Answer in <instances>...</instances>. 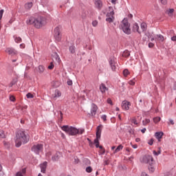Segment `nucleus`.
I'll return each mask as SVG.
<instances>
[{
    "mask_svg": "<svg viewBox=\"0 0 176 176\" xmlns=\"http://www.w3.org/2000/svg\"><path fill=\"white\" fill-rule=\"evenodd\" d=\"M155 135V138H157L158 141H160V140H162V137H163V132H156Z\"/></svg>",
    "mask_w": 176,
    "mask_h": 176,
    "instance_id": "nucleus-20",
    "label": "nucleus"
},
{
    "mask_svg": "<svg viewBox=\"0 0 176 176\" xmlns=\"http://www.w3.org/2000/svg\"><path fill=\"white\" fill-rule=\"evenodd\" d=\"M0 138H5V132L3 131H0Z\"/></svg>",
    "mask_w": 176,
    "mask_h": 176,
    "instance_id": "nucleus-38",
    "label": "nucleus"
},
{
    "mask_svg": "<svg viewBox=\"0 0 176 176\" xmlns=\"http://www.w3.org/2000/svg\"><path fill=\"white\" fill-rule=\"evenodd\" d=\"M153 139H151L150 140H148V145H151V146H152V145H153Z\"/></svg>",
    "mask_w": 176,
    "mask_h": 176,
    "instance_id": "nucleus-47",
    "label": "nucleus"
},
{
    "mask_svg": "<svg viewBox=\"0 0 176 176\" xmlns=\"http://www.w3.org/2000/svg\"><path fill=\"white\" fill-rule=\"evenodd\" d=\"M26 97H27V98H34V95H32V94H31V93H28L26 94Z\"/></svg>",
    "mask_w": 176,
    "mask_h": 176,
    "instance_id": "nucleus-37",
    "label": "nucleus"
},
{
    "mask_svg": "<svg viewBox=\"0 0 176 176\" xmlns=\"http://www.w3.org/2000/svg\"><path fill=\"white\" fill-rule=\"evenodd\" d=\"M106 16V21H107V23H113L115 21V16H115L113 7H109V12L107 13Z\"/></svg>",
    "mask_w": 176,
    "mask_h": 176,
    "instance_id": "nucleus-5",
    "label": "nucleus"
},
{
    "mask_svg": "<svg viewBox=\"0 0 176 176\" xmlns=\"http://www.w3.org/2000/svg\"><path fill=\"white\" fill-rule=\"evenodd\" d=\"M100 140V139H96H96L94 140V144H100V140Z\"/></svg>",
    "mask_w": 176,
    "mask_h": 176,
    "instance_id": "nucleus-54",
    "label": "nucleus"
},
{
    "mask_svg": "<svg viewBox=\"0 0 176 176\" xmlns=\"http://www.w3.org/2000/svg\"><path fill=\"white\" fill-rule=\"evenodd\" d=\"M123 149V146L122 144H120L114 151V153H118V152H120Z\"/></svg>",
    "mask_w": 176,
    "mask_h": 176,
    "instance_id": "nucleus-25",
    "label": "nucleus"
},
{
    "mask_svg": "<svg viewBox=\"0 0 176 176\" xmlns=\"http://www.w3.org/2000/svg\"><path fill=\"white\" fill-rule=\"evenodd\" d=\"M47 167V162H44L43 164H40V168H41V173L45 174V173H46Z\"/></svg>",
    "mask_w": 176,
    "mask_h": 176,
    "instance_id": "nucleus-15",
    "label": "nucleus"
},
{
    "mask_svg": "<svg viewBox=\"0 0 176 176\" xmlns=\"http://www.w3.org/2000/svg\"><path fill=\"white\" fill-rule=\"evenodd\" d=\"M86 173H91L93 171V168L91 166H87L85 169Z\"/></svg>",
    "mask_w": 176,
    "mask_h": 176,
    "instance_id": "nucleus-33",
    "label": "nucleus"
},
{
    "mask_svg": "<svg viewBox=\"0 0 176 176\" xmlns=\"http://www.w3.org/2000/svg\"><path fill=\"white\" fill-rule=\"evenodd\" d=\"M81 16L82 19H86V16H87V12L86 10H83Z\"/></svg>",
    "mask_w": 176,
    "mask_h": 176,
    "instance_id": "nucleus-31",
    "label": "nucleus"
},
{
    "mask_svg": "<svg viewBox=\"0 0 176 176\" xmlns=\"http://www.w3.org/2000/svg\"><path fill=\"white\" fill-rule=\"evenodd\" d=\"M3 10H0V20L2 19V16H3Z\"/></svg>",
    "mask_w": 176,
    "mask_h": 176,
    "instance_id": "nucleus-52",
    "label": "nucleus"
},
{
    "mask_svg": "<svg viewBox=\"0 0 176 176\" xmlns=\"http://www.w3.org/2000/svg\"><path fill=\"white\" fill-rule=\"evenodd\" d=\"M74 162L76 163V164H78V163H79V158H78V157H74Z\"/></svg>",
    "mask_w": 176,
    "mask_h": 176,
    "instance_id": "nucleus-49",
    "label": "nucleus"
},
{
    "mask_svg": "<svg viewBox=\"0 0 176 176\" xmlns=\"http://www.w3.org/2000/svg\"><path fill=\"white\" fill-rule=\"evenodd\" d=\"M153 153L154 156H159V155H160V153H162V151L160 150H159L158 151H153Z\"/></svg>",
    "mask_w": 176,
    "mask_h": 176,
    "instance_id": "nucleus-32",
    "label": "nucleus"
},
{
    "mask_svg": "<svg viewBox=\"0 0 176 176\" xmlns=\"http://www.w3.org/2000/svg\"><path fill=\"white\" fill-rule=\"evenodd\" d=\"M153 46H154L153 43H148V47H153Z\"/></svg>",
    "mask_w": 176,
    "mask_h": 176,
    "instance_id": "nucleus-59",
    "label": "nucleus"
},
{
    "mask_svg": "<svg viewBox=\"0 0 176 176\" xmlns=\"http://www.w3.org/2000/svg\"><path fill=\"white\" fill-rule=\"evenodd\" d=\"M145 131H146V128H144V129H141V133H142L143 134L145 133Z\"/></svg>",
    "mask_w": 176,
    "mask_h": 176,
    "instance_id": "nucleus-60",
    "label": "nucleus"
},
{
    "mask_svg": "<svg viewBox=\"0 0 176 176\" xmlns=\"http://www.w3.org/2000/svg\"><path fill=\"white\" fill-rule=\"evenodd\" d=\"M6 53H8L10 56H16L17 51L13 47H8L6 49Z\"/></svg>",
    "mask_w": 176,
    "mask_h": 176,
    "instance_id": "nucleus-11",
    "label": "nucleus"
},
{
    "mask_svg": "<svg viewBox=\"0 0 176 176\" xmlns=\"http://www.w3.org/2000/svg\"><path fill=\"white\" fill-rule=\"evenodd\" d=\"M108 164H109V162H108V160H104V166H108Z\"/></svg>",
    "mask_w": 176,
    "mask_h": 176,
    "instance_id": "nucleus-57",
    "label": "nucleus"
},
{
    "mask_svg": "<svg viewBox=\"0 0 176 176\" xmlns=\"http://www.w3.org/2000/svg\"><path fill=\"white\" fill-rule=\"evenodd\" d=\"M38 71L39 74H43V72H45V67L42 65H39L38 67Z\"/></svg>",
    "mask_w": 176,
    "mask_h": 176,
    "instance_id": "nucleus-26",
    "label": "nucleus"
},
{
    "mask_svg": "<svg viewBox=\"0 0 176 176\" xmlns=\"http://www.w3.org/2000/svg\"><path fill=\"white\" fill-rule=\"evenodd\" d=\"M131 145L133 149H137L138 148V146L137 144H133V143H131Z\"/></svg>",
    "mask_w": 176,
    "mask_h": 176,
    "instance_id": "nucleus-50",
    "label": "nucleus"
},
{
    "mask_svg": "<svg viewBox=\"0 0 176 176\" xmlns=\"http://www.w3.org/2000/svg\"><path fill=\"white\" fill-rule=\"evenodd\" d=\"M10 101H12V102H14L16 101V98L13 96H10Z\"/></svg>",
    "mask_w": 176,
    "mask_h": 176,
    "instance_id": "nucleus-39",
    "label": "nucleus"
},
{
    "mask_svg": "<svg viewBox=\"0 0 176 176\" xmlns=\"http://www.w3.org/2000/svg\"><path fill=\"white\" fill-rule=\"evenodd\" d=\"M42 3H44V5H46L47 2H49L48 0H41Z\"/></svg>",
    "mask_w": 176,
    "mask_h": 176,
    "instance_id": "nucleus-55",
    "label": "nucleus"
},
{
    "mask_svg": "<svg viewBox=\"0 0 176 176\" xmlns=\"http://www.w3.org/2000/svg\"><path fill=\"white\" fill-rule=\"evenodd\" d=\"M157 41H160V42H164V36L162 34H157Z\"/></svg>",
    "mask_w": 176,
    "mask_h": 176,
    "instance_id": "nucleus-27",
    "label": "nucleus"
},
{
    "mask_svg": "<svg viewBox=\"0 0 176 176\" xmlns=\"http://www.w3.org/2000/svg\"><path fill=\"white\" fill-rule=\"evenodd\" d=\"M133 32H138V34H141L140 32V26L138 25V23H135L133 26Z\"/></svg>",
    "mask_w": 176,
    "mask_h": 176,
    "instance_id": "nucleus-17",
    "label": "nucleus"
},
{
    "mask_svg": "<svg viewBox=\"0 0 176 176\" xmlns=\"http://www.w3.org/2000/svg\"><path fill=\"white\" fill-rule=\"evenodd\" d=\"M33 3L32 2H28L25 4V8L27 10H30L31 9V8H32L33 6Z\"/></svg>",
    "mask_w": 176,
    "mask_h": 176,
    "instance_id": "nucleus-21",
    "label": "nucleus"
},
{
    "mask_svg": "<svg viewBox=\"0 0 176 176\" xmlns=\"http://www.w3.org/2000/svg\"><path fill=\"white\" fill-rule=\"evenodd\" d=\"M101 119L103 120V122H107V115H102Z\"/></svg>",
    "mask_w": 176,
    "mask_h": 176,
    "instance_id": "nucleus-43",
    "label": "nucleus"
},
{
    "mask_svg": "<svg viewBox=\"0 0 176 176\" xmlns=\"http://www.w3.org/2000/svg\"><path fill=\"white\" fill-rule=\"evenodd\" d=\"M109 63L112 71L116 72V69H118V63L116 62V58L115 57H110Z\"/></svg>",
    "mask_w": 176,
    "mask_h": 176,
    "instance_id": "nucleus-7",
    "label": "nucleus"
},
{
    "mask_svg": "<svg viewBox=\"0 0 176 176\" xmlns=\"http://www.w3.org/2000/svg\"><path fill=\"white\" fill-rule=\"evenodd\" d=\"M107 101V104L112 105V100H111V98H108Z\"/></svg>",
    "mask_w": 176,
    "mask_h": 176,
    "instance_id": "nucleus-53",
    "label": "nucleus"
},
{
    "mask_svg": "<svg viewBox=\"0 0 176 176\" xmlns=\"http://www.w3.org/2000/svg\"><path fill=\"white\" fill-rule=\"evenodd\" d=\"M148 170L150 173H153L155 171V167L153 166V164H149Z\"/></svg>",
    "mask_w": 176,
    "mask_h": 176,
    "instance_id": "nucleus-29",
    "label": "nucleus"
},
{
    "mask_svg": "<svg viewBox=\"0 0 176 176\" xmlns=\"http://www.w3.org/2000/svg\"><path fill=\"white\" fill-rule=\"evenodd\" d=\"M72 84H73V82H72V80H67V85H68V86H72Z\"/></svg>",
    "mask_w": 176,
    "mask_h": 176,
    "instance_id": "nucleus-51",
    "label": "nucleus"
},
{
    "mask_svg": "<svg viewBox=\"0 0 176 176\" xmlns=\"http://www.w3.org/2000/svg\"><path fill=\"white\" fill-rule=\"evenodd\" d=\"M130 56V52L129 50H125L122 53V57H129Z\"/></svg>",
    "mask_w": 176,
    "mask_h": 176,
    "instance_id": "nucleus-28",
    "label": "nucleus"
},
{
    "mask_svg": "<svg viewBox=\"0 0 176 176\" xmlns=\"http://www.w3.org/2000/svg\"><path fill=\"white\" fill-rule=\"evenodd\" d=\"M128 17L129 19H133V14H128Z\"/></svg>",
    "mask_w": 176,
    "mask_h": 176,
    "instance_id": "nucleus-62",
    "label": "nucleus"
},
{
    "mask_svg": "<svg viewBox=\"0 0 176 176\" xmlns=\"http://www.w3.org/2000/svg\"><path fill=\"white\" fill-rule=\"evenodd\" d=\"M147 25L145 23H142L140 25V28L143 32H145L146 31Z\"/></svg>",
    "mask_w": 176,
    "mask_h": 176,
    "instance_id": "nucleus-23",
    "label": "nucleus"
},
{
    "mask_svg": "<svg viewBox=\"0 0 176 176\" xmlns=\"http://www.w3.org/2000/svg\"><path fill=\"white\" fill-rule=\"evenodd\" d=\"M162 5H167V0H159Z\"/></svg>",
    "mask_w": 176,
    "mask_h": 176,
    "instance_id": "nucleus-44",
    "label": "nucleus"
},
{
    "mask_svg": "<svg viewBox=\"0 0 176 176\" xmlns=\"http://www.w3.org/2000/svg\"><path fill=\"white\" fill-rule=\"evenodd\" d=\"M95 8L98 10H101L102 9V1L101 0H96L95 1Z\"/></svg>",
    "mask_w": 176,
    "mask_h": 176,
    "instance_id": "nucleus-13",
    "label": "nucleus"
},
{
    "mask_svg": "<svg viewBox=\"0 0 176 176\" xmlns=\"http://www.w3.org/2000/svg\"><path fill=\"white\" fill-rule=\"evenodd\" d=\"M61 129L63 131H65L66 134H68V135H76V134H78L79 132V129L74 126H69L68 125H63L61 127Z\"/></svg>",
    "mask_w": 176,
    "mask_h": 176,
    "instance_id": "nucleus-3",
    "label": "nucleus"
},
{
    "mask_svg": "<svg viewBox=\"0 0 176 176\" xmlns=\"http://www.w3.org/2000/svg\"><path fill=\"white\" fill-rule=\"evenodd\" d=\"M98 109V107H97L96 104L92 103L91 105V110H90L91 116H93V117L96 116Z\"/></svg>",
    "mask_w": 176,
    "mask_h": 176,
    "instance_id": "nucleus-10",
    "label": "nucleus"
},
{
    "mask_svg": "<svg viewBox=\"0 0 176 176\" xmlns=\"http://www.w3.org/2000/svg\"><path fill=\"white\" fill-rule=\"evenodd\" d=\"M120 27L123 32H124V34H126V35H130V34H131V30L130 29V23H129L127 19H124L122 21V24Z\"/></svg>",
    "mask_w": 176,
    "mask_h": 176,
    "instance_id": "nucleus-4",
    "label": "nucleus"
},
{
    "mask_svg": "<svg viewBox=\"0 0 176 176\" xmlns=\"http://www.w3.org/2000/svg\"><path fill=\"white\" fill-rule=\"evenodd\" d=\"M102 125H99L97 126L96 128V138L98 140H100V138H101V131L102 129H100V127H101Z\"/></svg>",
    "mask_w": 176,
    "mask_h": 176,
    "instance_id": "nucleus-16",
    "label": "nucleus"
},
{
    "mask_svg": "<svg viewBox=\"0 0 176 176\" xmlns=\"http://www.w3.org/2000/svg\"><path fill=\"white\" fill-rule=\"evenodd\" d=\"M29 140L28 133H26L24 131H19L16 135L15 146L20 148L21 144H27Z\"/></svg>",
    "mask_w": 176,
    "mask_h": 176,
    "instance_id": "nucleus-2",
    "label": "nucleus"
},
{
    "mask_svg": "<svg viewBox=\"0 0 176 176\" xmlns=\"http://www.w3.org/2000/svg\"><path fill=\"white\" fill-rule=\"evenodd\" d=\"M54 36L58 42H60L61 41V33L60 32V27L55 28L54 30Z\"/></svg>",
    "mask_w": 176,
    "mask_h": 176,
    "instance_id": "nucleus-9",
    "label": "nucleus"
},
{
    "mask_svg": "<svg viewBox=\"0 0 176 176\" xmlns=\"http://www.w3.org/2000/svg\"><path fill=\"white\" fill-rule=\"evenodd\" d=\"M169 122H170V123L171 124H174V120L170 119V120H169Z\"/></svg>",
    "mask_w": 176,
    "mask_h": 176,
    "instance_id": "nucleus-64",
    "label": "nucleus"
},
{
    "mask_svg": "<svg viewBox=\"0 0 176 176\" xmlns=\"http://www.w3.org/2000/svg\"><path fill=\"white\" fill-rule=\"evenodd\" d=\"M76 50V47H75V45L72 44L69 47V51L71 53V54H75Z\"/></svg>",
    "mask_w": 176,
    "mask_h": 176,
    "instance_id": "nucleus-19",
    "label": "nucleus"
},
{
    "mask_svg": "<svg viewBox=\"0 0 176 176\" xmlns=\"http://www.w3.org/2000/svg\"><path fill=\"white\" fill-rule=\"evenodd\" d=\"M3 145H4L5 148H6L7 149H9V148H10V143H9L6 141L3 142Z\"/></svg>",
    "mask_w": 176,
    "mask_h": 176,
    "instance_id": "nucleus-30",
    "label": "nucleus"
},
{
    "mask_svg": "<svg viewBox=\"0 0 176 176\" xmlns=\"http://www.w3.org/2000/svg\"><path fill=\"white\" fill-rule=\"evenodd\" d=\"M85 133V129H78V132L77 134H83Z\"/></svg>",
    "mask_w": 176,
    "mask_h": 176,
    "instance_id": "nucleus-48",
    "label": "nucleus"
},
{
    "mask_svg": "<svg viewBox=\"0 0 176 176\" xmlns=\"http://www.w3.org/2000/svg\"><path fill=\"white\" fill-rule=\"evenodd\" d=\"M46 23H47V21L44 16H38L37 18L30 16L26 20V24H28V25H34L35 28H42L43 25H45Z\"/></svg>",
    "mask_w": 176,
    "mask_h": 176,
    "instance_id": "nucleus-1",
    "label": "nucleus"
},
{
    "mask_svg": "<svg viewBox=\"0 0 176 176\" xmlns=\"http://www.w3.org/2000/svg\"><path fill=\"white\" fill-rule=\"evenodd\" d=\"M98 25V22L97 21H94L92 22L93 27H97Z\"/></svg>",
    "mask_w": 176,
    "mask_h": 176,
    "instance_id": "nucleus-41",
    "label": "nucleus"
},
{
    "mask_svg": "<svg viewBox=\"0 0 176 176\" xmlns=\"http://www.w3.org/2000/svg\"><path fill=\"white\" fill-rule=\"evenodd\" d=\"M168 16L169 17H173V14L174 13V9L173 8H171V9H169L167 12H166Z\"/></svg>",
    "mask_w": 176,
    "mask_h": 176,
    "instance_id": "nucleus-24",
    "label": "nucleus"
},
{
    "mask_svg": "<svg viewBox=\"0 0 176 176\" xmlns=\"http://www.w3.org/2000/svg\"><path fill=\"white\" fill-rule=\"evenodd\" d=\"M87 140H88L89 142L90 146H91V145L93 144L91 143V140L90 139H89V138H87Z\"/></svg>",
    "mask_w": 176,
    "mask_h": 176,
    "instance_id": "nucleus-63",
    "label": "nucleus"
},
{
    "mask_svg": "<svg viewBox=\"0 0 176 176\" xmlns=\"http://www.w3.org/2000/svg\"><path fill=\"white\" fill-rule=\"evenodd\" d=\"M60 97H61V91H60L58 89H56L54 98H58Z\"/></svg>",
    "mask_w": 176,
    "mask_h": 176,
    "instance_id": "nucleus-22",
    "label": "nucleus"
},
{
    "mask_svg": "<svg viewBox=\"0 0 176 176\" xmlns=\"http://www.w3.org/2000/svg\"><path fill=\"white\" fill-rule=\"evenodd\" d=\"M160 117H155L153 118L154 123H159V121L160 120Z\"/></svg>",
    "mask_w": 176,
    "mask_h": 176,
    "instance_id": "nucleus-35",
    "label": "nucleus"
},
{
    "mask_svg": "<svg viewBox=\"0 0 176 176\" xmlns=\"http://www.w3.org/2000/svg\"><path fill=\"white\" fill-rule=\"evenodd\" d=\"M142 162L146 164H153V157L151 155H144L142 157Z\"/></svg>",
    "mask_w": 176,
    "mask_h": 176,
    "instance_id": "nucleus-8",
    "label": "nucleus"
},
{
    "mask_svg": "<svg viewBox=\"0 0 176 176\" xmlns=\"http://www.w3.org/2000/svg\"><path fill=\"white\" fill-rule=\"evenodd\" d=\"M149 122H151V120L149 119H146L145 121H143V124H148V123H149Z\"/></svg>",
    "mask_w": 176,
    "mask_h": 176,
    "instance_id": "nucleus-46",
    "label": "nucleus"
},
{
    "mask_svg": "<svg viewBox=\"0 0 176 176\" xmlns=\"http://www.w3.org/2000/svg\"><path fill=\"white\" fill-rule=\"evenodd\" d=\"M60 157H61V154L60 152H56L55 155L52 157V162H58Z\"/></svg>",
    "mask_w": 176,
    "mask_h": 176,
    "instance_id": "nucleus-14",
    "label": "nucleus"
},
{
    "mask_svg": "<svg viewBox=\"0 0 176 176\" xmlns=\"http://www.w3.org/2000/svg\"><path fill=\"white\" fill-rule=\"evenodd\" d=\"M54 68V65H53V62L50 63V65L48 66V69H53Z\"/></svg>",
    "mask_w": 176,
    "mask_h": 176,
    "instance_id": "nucleus-40",
    "label": "nucleus"
},
{
    "mask_svg": "<svg viewBox=\"0 0 176 176\" xmlns=\"http://www.w3.org/2000/svg\"><path fill=\"white\" fill-rule=\"evenodd\" d=\"M131 123H133V124H138V122H137V120L135 118L132 119Z\"/></svg>",
    "mask_w": 176,
    "mask_h": 176,
    "instance_id": "nucleus-45",
    "label": "nucleus"
},
{
    "mask_svg": "<svg viewBox=\"0 0 176 176\" xmlns=\"http://www.w3.org/2000/svg\"><path fill=\"white\" fill-rule=\"evenodd\" d=\"M100 90L101 93L104 94L105 91H108V88L105 86V84L102 83L100 86Z\"/></svg>",
    "mask_w": 176,
    "mask_h": 176,
    "instance_id": "nucleus-18",
    "label": "nucleus"
},
{
    "mask_svg": "<svg viewBox=\"0 0 176 176\" xmlns=\"http://www.w3.org/2000/svg\"><path fill=\"white\" fill-rule=\"evenodd\" d=\"M129 85H131V86H134V85H135V81H134V80H131L129 82Z\"/></svg>",
    "mask_w": 176,
    "mask_h": 176,
    "instance_id": "nucleus-42",
    "label": "nucleus"
},
{
    "mask_svg": "<svg viewBox=\"0 0 176 176\" xmlns=\"http://www.w3.org/2000/svg\"><path fill=\"white\" fill-rule=\"evenodd\" d=\"M14 41L16 43H20V42H21V38L20 37H15Z\"/></svg>",
    "mask_w": 176,
    "mask_h": 176,
    "instance_id": "nucleus-36",
    "label": "nucleus"
},
{
    "mask_svg": "<svg viewBox=\"0 0 176 176\" xmlns=\"http://www.w3.org/2000/svg\"><path fill=\"white\" fill-rule=\"evenodd\" d=\"M129 133L130 134H134V130L131 129V130L129 131Z\"/></svg>",
    "mask_w": 176,
    "mask_h": 176,
    "instance_id": "nucleus-61",
    "label": "nucleus"
},
{
    "mask_svg": "<svg viewBox=\"0 0 176 176\" xmlns=\"http://www.w3.org/2000/svg\"><path fill=\"white\" fill-rule=\"evenodd\" d=\"M122 108L125 111H129L130 109V102L126 100L122 101Z\"/></svg>",
    "mask_w": 176,
    "mask_h": 176,
    "instance_id": "nucleus-12",
    "label": "nucleus"
},
{
    "mask_svg": "<svg viewBox=\"0 0 176 176\" xmlns=\"http://www.w3.org/2000/svg\"><path fill=\"white\" fill-rule=\"evenodd\" d=\"M129 69H125L123 71V75L124 76H127L129 75Z\"/></svg>",
    "mask_w": 176,
    "mask_h": 176,
    "instance_id": "nucleus-34",
    "label": "nucleus"
},
{
    "mask_svg": "<svg viewBox=\"0 0 176 176\" xmlns=\"http://www.w3.org/2000/svg\"><path fill=\"white\" fill-rule=\"evenodd\" d=\"M171 41H173V42H176V36H173L171 37Z\"/></svg>",
    "mask_w": 176,
    "mask_h": 176,
    "instance_id": "nucleus-56",
    "label": "nucleus"
},
{
    "mask_svg": "<svg viewBox=\"0 0 176 176\" xmlns=\"http://www.w3.org/2000/svg\"><path fill=\"white\" fill-rule=\"evenodd\" d=\"M32 151L36 155H39L41 152H43V144H38L32 147Z\"/></svg>",
    "mask_w": 176,
    "mask_h": 176,
    "instance_id": "nucleus-6",
    "label": "nucleus"
},
{
    "mask_svg": "<svg viewBox=\"0 0 176 176\" xmlns=\"http://www.w3.org/2000/svg\"><path fill=\"white\" fill-rule=\"evenodd\" d=\"M16 176H23V173H21V172H18V173L16 174Z\"/></svg>",
    "mask_w": 176,
    "mask_h": 176,
    "instance_id": "nucleus-58",
    "label": "nucleus"
}]
</instances>
